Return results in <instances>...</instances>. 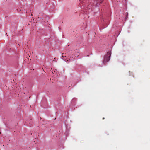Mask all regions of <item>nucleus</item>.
Wrapping results in <instances>:
<instances>
[{
  "instance_id": "f257e3e1",
  "label": "nucleus",
  "mask_w": 150,
  "mask_h": 150,
  "mask_svg": "<svg viewBox=\"0 0 150 150\" xmlns=\"http://www.w3.org/2000/svg\"><path fill=\"white\" fill-rule=\"evenodd\" d=\"M111 53L110 52H108L107 54L105 55L103 61V63L105 64L106 63L109 61L111 56Z\"/></svg>"
},
{
  "instance_id": "f03ea898",
  "label": "nucleus",
  "mask_w": 150,
  "mask_h": 150,
  "mask_svg": "<svg viewBox=\"0 0 150 150\" xmlns=\"http://www.w3.org/2000/svg\"><path fill=\"white\" fill-rule=\"evenodd\" d=\"M102 1L103 0H96V4H100Z\"/></svg>"
}]
</instances>
